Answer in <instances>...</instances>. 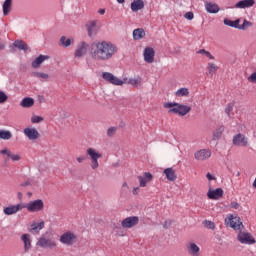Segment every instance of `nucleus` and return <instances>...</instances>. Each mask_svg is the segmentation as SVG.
I'll list each match as a JSON object with an SVG mask.
<instances>
[{"label":"nucleus","instance_id":"nucleus-1","mask_svg":"<svg viewBox=\"0 0 256 256\" xmlns=\"http://www.w3.org/2000/svg\"><path fill=\"white\" fill-rule=\"evenodd\" d=\"M117 51L119 49L111 42H93L90 45L89 55L94 61H109V59H113Z\"/></svg>","mask_w":256,"mask_h":256},{"label":"nucleus","instance_id":"nucleus-2","mask_svg":"<svg viewBox=\"0 0 256 256\" xmlns=\"http://www.w3.org/2000/svg\"><path fill=\"white\" fill-rule=\"evenodd\" d=\"M164 109H170L168 110V113H175L176 115H180V117H185L187 113H191L190 106L179 104L177 102L164 103Z\"/></svg>","mask_w":256,"mask_h":256},{"label":"nucleus","instance_id":"nucleus-3","mask_svg":"<svg viewBox=\"0 0 256 256\" xmlns=\"http://www.w3.org/2000/svg\"><path fill=\"white\" fill-rule=\"evenodd\" d=\"M23 206L29 213H38V211H43L45 203L43 200L37 199L26 204L23 203Z\"/></svg>","mask_w":256,"mask_h":256},{"label":"nucleus","instance_id":"nucleus-4","mask_svg":"<svg viewBox=\"0 0 256 256\" xmlns=\"http://www.w3.org/2000/svg\"><path fill=\"white\" fill-rule=\"evenodd\" d=\"M86 153L91 158V161H92L91 167H92V169H98L99 168L98 159H101V157H103V154L95 151V149H93V148H88Z\"/></svg>","mask_w":256,"mask_h":256},{"label":"nucleus","instance_id":"nucleus-5","mask_svg":"<svg viewBox=\"0 0 256 256\" xmlns=\"http://www.w3.org/2000/svg\"><path fill=\"white\" fill-rule=\"evenodd\" d=\"M60 241L64 245H68V246L74 245L77 242V235H75V233L71 231L65 232L60 236Z\"/></svg>","mask_w":256,"mask_h":256},{"label":"nucleus","instance_id":"nucleus-6","mask_svg":"<svg viewBox=\"0 0 256 256\" xmlns=\"http://www.w3.org/2000/svg\"><path fill=\"white\" fill-rule=\"evenodd\" d=\"M36 245L42 247V249H54V247H57V242L45 237H40Z\"/></svg>","mask_w":256,"mask_h":256},{"label":"nucleus","instance_id":"nucleus-7","mask_svg":"<svg viewBox=\"0 0 256 256\" xmlns=\"http://www.w3.org/2000/svg\"><path fill=\"white\" fill-rule=\"evenodd\" d=\"M102 78L107 81L108 83H111V85H123V80L117 78L115 75L109 72L102 73Z\"/></svg>","mask_w":256,"mask_h":256},{"label":"nucleus","instance_id":"nucleus-8","mask_svg":"<svg viewBox=\"0 0 256 256\" xmlns=\"http://www.w3.org/2000/svg\"><path fill=\"white\" fill-rule=\"evenodd\" d=\"M121 225L124 229H131L132 227L139 225V217L137 216L127 217L121 222Z\"/></svg>","mask_w":256,"mask_h":256},{"label":"nucleus","instance_id":"nucleus-9","mask_svg":"<svg viewBox=\"0 0 256 256\" xmlns=\"http://www.w3.org/2000/svg\"><path fill=\"white\" fill-rule=\"evenodd\" d=\"M89 49H91V46H89L87 42H81L77 46V49L75 51V57L79 58V57H83V55H87V51H89Z\"/></svg>","mask_w":256,"mask_h":256},{"label":"nucleus","instance_id":"nucleus-10","mask_svg":"<svg viewBox=\"0 0 256 256\" xmlns=\"http://www.w3.org/2000/svg\"><path fill=\"white\" fill-rule=\"evenodd\" d=\"M238 240L240 243H245L247 245H253V243H255V238H253L251 234L245 232H240L238 234Z\"/></svg>","mask_w":256,"mask_h":256},{"label":"nucleus","instance_id":"nucleus-11","mask_svg":"<svg viewBox=\"0 0 256 256\" xmlns=\"http://www.w3.org/2000/svg\"><path fill=\"white\" fill-rule=\"evenodd\" d=\"M233 145H237L238 147H247L249 142L245 138V135L239 133L233 137Z\"/></svg>","mask_w":256,"mask_h":256},{"label":"nucleus","instance_id":"nucleus-12","mask_svg":"<svg viewBox=\"0 0 256 256\" xmlns=\"http://www.w3.org/2000/svg\"><path fill=\"white\" fill-rule=\"evenodd\" d=\"M194 157L197 161H207L211 157V152L207 149H201L195 152Z\"/></svg>","mask_w":256,"mask_h":256},{"label":"nucleus","instance_id":"nucleus-13","mask_svg":"<svg viewBox=\"0 0 256 256\" xmlns=\"http://www.w3.org/2000/svg\"><path fill=\"white\" fill-rule=\"evenodd\" d=\"M22 209H25V206L23 203L14 205V206H8L4 208L5 215H15V213H18V211H22Z\"/></svg>","mask_w":256,"mask_h":256},{"label":"nucleus","instance_id":"nucleus-14","mask_svg":"<svg viewBox=\"0 0 256 256\" xmlns=\"http://www.w3.org/2000/svg\"><path fill=\"white\" fill-rule=\"evenodd\" d=\"M144 61L146 63H153L155 61V50L151 47L144 49Z\"/></svg>","mask_w":256,"mask_h":256},{"label":"nucleus","instance_id":"nucleus-15","mask_svg":"<svg viewBox=\"0 0 256 256\" xmlns=\"http://www.w3.org/2000/svg\"><path fill=\"white\" fill-rule=\"evenodd\" d=\"M24 135H26L30 141H36V139H39V131L35 128H25Z\"/></svg>","mask_w":256,"mask_h":256},{"label":"nucleus","instance_id":"nucleus-16","mask_svg":"<svg viewBox=\"0 0 256 256\" xmlns=\"http://www.w3.org/2000/svg\"><path fill=\"white\" fill-rule=\"evenodd\" d=\"M1 155H7V158H5V161H9V159H12V161H21V156L19 154H13L11 150L9 149H3L0 151Z\"/></svg>","mask_w":256,"mask_h":256},{"label":"nucleus","instance_id":"nucleus-17","mask_svg":"<svg viewBox=\"0 0 256 256\" xmlns=\"http://www.w3.org/2000/svg\"><path fill=\"white\" fill-rule=\"evenodd\" d=\"M207 197L213 200L221 199L223 197V189L217 188L215 190H209L207 193Z\"/></svg>","mask_w":256,"mask_h":256},{"label":"nucleus","instance_id":"nucleus-18","mask_svg":"<svg viewBox=\"0 0 256 256\" xmlns=\"http://www.w3.org/2000/svg\"><path fill=\"white\" fill-rule=\"evenodd\" d=\"M138 180L140 182V187H147V183L153 180V174L146 172L143 176H138Z\"/></svg>","mask_w":256,"mask_h":256},{"label":"nucleus","instance_id":"nucleus-19","mask_svg":"<svg viewBox=\"0 0 256 256\" xmlns=\"http://www.w3.org/2000/svg\"><path fill=\"white\" fill-rule=\"evenodd\" d=\"M131 11H133V13H137V11H141V9H145V2L143 0H134L131 3Z\"/></svg>","mask_w":256,"mask_h":256},{"label":"nucleus","instance_id":"nucleus-20","mask_svg":"<svg viewBox=\"0 0 256 256\" xmlns=\"http://www.w3.org/2000/svg\"><path fill=\"white\" fill-rule=\"evenodd\" d=\"M255 5V0H241L235 4L236 9H247Z\"/></svg>","mask_w":256,"mask_h":256},{"label":"nucleus","instance_id":"nucleus-21","mask_svg":"<svg viewBox=\"0 0 256 256\" xmlns=\"http://www.w3.org/2000/svg\"><path fill=\"white\" fill-rule=\"evenodd\" d=\"M86 29L88 31V37H93L97 33V21H90L86 24Z\"/></svg>","mask_w":256,"mask_h":256},{"label":"nucleus","instance_id":"nucleus-22","mask_svg":"<svg viewBox=\"0 0 256 256\" xmlns=\"http://www.w3.org/2000/svg\"><path fill=\"white\" fill-rule=\"evenodd\" d=\"M230 227H232V229H235V231H239L241 227H243V222H241V218L234 217L230 219Z\"/></svg>","mask_w":256,"mask_h":256},{"label":"nucleus","instance_id":"nucleus-23","mask_svg":"<svg viewBox=\"0 0 256 256\" xmlns=\"http://www.w3.org/2000/svg\"><path fill=\"white\" fill-rule=\"evenodd\" d=\"M45 227V221H41L40 223H33L30 226V233L37 234L41 231V229H44Z\"/></svg>","mask_w":256,"mask_h":256},{"label":"nucleus","instance_id":"nucleus-24","mask_svg":"<svg viewBox=\"0 0 256 256\" xmlns=\"http://www.w3.org/2000/svg\"><path fill=\"white\" fill-rule=\"evenodd\" d=\"M21 239L24 243V251L27 253L29 249H31V235L29 234H23L21 236Z\"/></svg>","mask_w":256,"mask_h":256},{"label":"nucleus","instance_id":"nucleus-25","mask_svg":"<svg viewBox=\"0 0 256 256\" xmlns=\"http://www.w3.org/2000/svg\"><path fill=\"white\" fill-rule=\"evenodd\" d=\"M164 175H166L168 181H177V174L173 168H166L164 170Z\"/></svg>","mask_w":256,"mask_h":256},{"label":"nucleus","instance_id":"nucleus-26","mask_svg":"<svg viewBox=\"0 0 256 256\" xmlns=\"http://www.w3.org/2000/svg\"><path fill=\"white\" fill-rule=\"evenodd\" d=\"M49 59V56H45V55H40L39 57H37L33 62H32V67L33 69H39V67H41V64L43 63V61Z\"/></svg>","mask_w":256,"mask_h":256},{"label":"nucleus","instance_id":"nucleus-27","mask_svg":"<svg viewBox=\"0 0 256 256\" xmlns=\"http://www.w3.org/2000/svg\"><path fill=\"white\" fill-rule=\"evenodd\" d=\"M206 70L208 72V75H210V77H213V75H216L217 71H219V66H216L213 62H209L207 64Z\"/></svg>","mask_w":256,"mask_h":256},{"label":"nucleus","instance_id":"nucleus-28","mask_svg":"<svg viewBox=\"0 0 256 256\" xmlns=\"http://www.w3.org/2000/svg\"><path fill=\"white\" fill-rule=\"evenodd\" d=\"M205 9L208 13H219V6L211 2L205 3Z\"/></svg>","mask_w":256,"mask_h":256},{"label":"nucleus","instance_id":"nucleus-29","mask_svg":"<svg viewBox=\"0 0 256 256\" xmlns=\"http://www.w3.org/2000/svg\"><path fill=\"white\" fill-rule=\"evenodd\" d=\"M13 45L14 47H16V49H19L20 51H29V46L23 40H16Z\"/></svg>","mask_w":256,"mask_h":256},{"label":"nucleus","instance_id":"nucleus-30","mask_svg":"<svg viewBox=\"0 0 256 256\" xmlns=\"http://www.w3.org/2000/svg\"><path fill=\"white\" fill-rule=\"evenodd\" d=\"M13 6V0H5L3 3V15L7 16L11 13V7Z\"/></svg>","mask_w":256,"mask_h":256},{"label":"nucleus","instance_id":"nucleus-31","mask_svg":"<svg viewBox=\"0 0 256 256\" xmlns=\"http://www.w3.org/2000/svg\"><path fill=\"white\" fill-rule=\"evenodd\" d=\"M133 37L135 41H139V39H143L145 37V30L143 28H137L133 31Z\"/></svg>","mask_w":256,"mask_h":256},{"label":"nucleus","instance_id":"nucleus-32","mask_svg":"<svg viewBox=\"0 0 256 256\" xmlns=\"http://www.w3.org/2000/svg\"><path fill=\"white\" fill-rule=\"evenodd\" d=\"M20 105L21 107H24L25 109H27L35 105V100L33 98L26 97L21 101Z\"/></svg>","mask_w":256,"mask_h":256},{"label":"nucleus","instance_id":"nucleus-33","mask_svg":"<svg viewBox=\"0 0 256 256\" xmlns=\"http://www.w3.org/2000/svg\"><path fill=\"white\" fill-rule=\"evenodd\" d=\"M60 43L62 47H71V45H73V43H75V40L73 38H68L65 36H62L60 38Z\"/></svg>","mask_w":256,"mask_h":256},{"label":"nucleus","instance_id":"nucleus-34","mask_svg":"<svg viewBox=\"0 0 256 256\" xmlns=\"http://www.w3.org/2000/svg\"><path fill=\"white\" fill-rule=\"evenodd\" d=\"M223 131H225L224 126H219L214 132H213V141L219 140L220 137L223 135Z\"/></svg>","mask_w":256,"mask_h":256},{"label":"nucleus","instance_id":"nucleus-35","mask_svg":"<svg viewBox=\"0 0 256 256\" xmlns=\"http://www.w3.org/2000/svg\"><path fill=\"white\" fill-rule=\"evenodd\" d=\"M13 137V134H11V131L9 130H0V139H4L5 141H9Z\"/></svg>","mask_w":256,"mask_h":256},{"label":"nucleus","instance_id":"nucleus-36","mask_svg":"<svg viewBox=\"0 0 256 256\" xmlns=\"http://www.w3.org/2000/svg\"><path fill=\"white\" fill-rule=\"evenodd\" d=\"M239 23L240 20H229V19H225L224 20V25H228V27H234L235 29H239Z\"/></svg>","mask_w":256,"mask_h":256},{"label":"nucleus","instance_id":"nucleus-37","mask_svg":"<svg viewBox=\"0 0 256 256\" xmlns=\"http://www.w3.org/2000/svg\"><path fill=\"white\" fill-rule=\"evenodd\" d=\"M189 251H190L191 255L199 256L200 249H199V246H197V244L190 243Z\"/></svg>","mask_w":256,"mask_h":256},{"label":"nucleus","instance_id":"nucleus-38","mask_svg":"<svg viewBox=\"0 0 256 256\" xmlns=\"http://www.w3.org/2000/svg\"><path fill=\"white\" fill-rule=\"evenodd\" d=\"M189 96V89L187 88H180L176 92V97H187Z\"/></svg>","mask_w":256,"mask_h":256},{"label":"nucleus","instance_id":"nucleus-39","mask_svg":"<svg viewBox=\"0 0 256 256\" xmlns=\"http://www.w3.org/2000/svg\"><path fill=\"white\" fill-rule=\"evenodd\" d=\"M199 55H205V57H207L208 59H215V56L212 55L209 51H206L205 49H201L197 52Z\"/></svg>","mask_w":256,"mask_h":256},{"label":"nucleus","instance_id":"nucleus-40","mask_svg":"<svg viewBox=\"0 0 256 256\" xmlns=\"http://www.w3.org/2000/svg\"><path fill=\"white\" fill-rule=\"evenodd\" d=\"M32 77H37L38 79H47L49 77V74L43 72H33Z\"/></svg>","mask_w":256,"mask_h":256},{"label":"nucleus","instance_id":"nucleus-41","mask_svg":"<svg viewBox=\"0 0 256 256\" xmlns=\"http://www.w3.org/2000/svg\"><path fill=\"white\" fill-rule=\"evenodd\" d=\"M8 100L9 96H7L5 92L0 90V104L3 105V103H7Z\"/></svg>","mask_w":256,"mask_h":256},{"label":"nucleus","instance_id":"nucleus-42","mask_svg":"<svg viewBox=\"0 0 256 256\" xmlns=\"http://www.w3.org/2000/svg\"><path fill=\"white\" fill-rule=\"evenodd\" d=\"M233 103H228L225 108V113L228 115V117H231V112L233 111Z\"/></svg>","mask_w":256,"mask_h":256},{"label":"nucleus","instance_id":"nucleus-43","mask_svg":"<svg viewBox=\"0 0 256 256\" xmlns=\"http://www.w3.org/2000/svg\"><path fill=\"white\" fill-rule=\"evenodd\" d=\"M251 22L244 20L242 25H239L238 29H242L243 31H245V29H247V27H251Z\"/></svg>","mask_w":256,"mask_h":256},{"label":"nucleus","instance_id":"nucleus-44","mask_svg":"<svg viewBox=\"0 0 256 256\" xmlns=\"http://www.w3.org/2000/svg\"><path fill=\"white\" fill-rule=\"evenodd\" d=\"M117 132V128L115 127H110L107 131V135L108 137H113L115 135V133Z\"/></svg>","mask_w":256,"mask_h":256},{"label":"nucleus","instance_id":"nucleus-45","mask_svg":"<svg viewBox=\"0 0 256 256\" xmlns=\"http://www.w3.org/2000/svg\"><path fill=\"white\" fill-rule=\"evenodd\" d=\"M41 121H43V117H41V116H33L31 118L32 123H41Z\"/></svg>","mask_w":256,"mask_h":256},{"label":"nucleus","instance_id":"nucleus-46","mask_svg":"<svg viewBox=\"0 0 256 256\" xmlns=\"http://www.w3.org/2000/svg\"><path fill=\"white\" fill-rule=\"evenodd\" d=\"M204 223H205V227L207 229H215V223H213L211 221H207V220Z\"/></svg>","mask_w":256,"mask_h":256},{"label":"nucleus","instance_id":"nucleus-47","mask_svg":"<svg viewBox=\"0 0 256 256\" xmlns=\"http://www.w3.org/2000/svg\"><path fill=\"white\" fill-rule=\"evenodd\" d=\"M248 81H249V83H256V72L252 73V74L248 77Z\"/></svg>","mask_w":256,"mask_h":256},{"label":"nucleus","instance_id":"nucleus-48","mask_svg":"<svg viewBox=\"0 0 256 256\" xmlns=\"http://www.w3.org/2000/svg\"><path fill=\"white\" fill-rule=\"evenodd\" d=\"M185 19H188V21H192L193 17H195V15L193 14V12H187L186 14H184Z\"/></svg>","mask_w":256,"mask_h":256},{"label":"nucleus","instance_id":"nucleus-49","mask_svg":"<svg viewBox=\"0 0 256 256\" xmlns=\"http://www.w3.org/2000/svg\"><path fill=\"white\" fill-rule=\"evenodd\" d=\"M130 85H133V87H137L138 83H141L138 79H130L128 82Z\"/></svg>","mask_w":256,"mask_h":256},{"label":"nucleus","instance_id":"nucleus-50","mask_svg":"<svg viewBox=\"0 0 256 256\" xmlns=\"http://www.w3.org/2000/svg\"><path fill=\"white\" fill-rule=\"evenodd\" d=\"M230 207L232 209H239L240 205L237 202H231Z\"/></svg>","mask_w":256,"mask_h":256},{"label":"nucleus","instance_id":"nucleus-51","mask_svg":"<svg viewBox=\"0 0 256 256\" xmlns=\"http://www.w3.org/2000/svg\"><path fill=\"white\" fill-rule=\"evenodd\" d=\"M206 178H207L208 181H215V179H216L215 176L211 175V173H207Z\"/></svg>","mask_w":256,"mask_h":256},{"label":"nucleus","instance_id":"nucleus-52","mask_svg":"<svg viewBox=\"0 0 256 256\" xmlns=\"http://www.w3.org/2000/svg\"><path fill=\"white\" fill-rule=\"evenodd\" d=\"M85 159H87V157L80 156V157L77 158V161H78V163H83V161H85Z\"/></svg>","mask_w":256,"mask_h":256},{"label":"nucleus","instance_id":"nucleus-53","mask_svg":"<svg viewBox=\"0 0 256 256\" xmlns=\"http://www.w3.org/2000/svg\"><path fill=\"white\" fill-rule=\"evenodd\" d=\"M5 49V42L0 38V50Z\"/></svg>","mask_w":256,"mask_h":256},{"label":"nucleus","instance_id":"nucleus-54","mask_svg":"<svg viewBox=\"0 0 256 256\" xmlns=\"http://www.w3.org/2000/svg\"><path fill=\"white\" fill-rule=\"evenodd\" d=\"M138 191H139V187L134 188L132 191L133 195H137Z\"/></svg>","mask_w":256,"mask_h":256},{"label":"nucleus","instance_id":"nucleus-55","mask_svg":"<svg viewBox=\"0 0 256 256\" xmlns=\"http://www.w3.org/2000/svg\"><path fill=\"white\" fill-rule=\"evenodd\" d=\"M98 13H99L100 15H105V9H100V10L98 11Z\"/></svg>","mask_w":256,"mask_h":256},{"label":"nucleus","instance_id":"nucleus-56","mask_svg":"<svg viewBox=\"0 0 256 256\" xmlns=\"http://www.w3.org/2000/svg\"><path fill=\"white\" fill-rule=\"evenodd\" d=\"M164 229H169V225L167 224V221L163 224Z\"/></svg>","mask_w":256,"mask_h":256},{"label":"nucleus","instance_id":"nucleus-57","mask_svg":"<svg viewBox=\"0 0 256 256\" xmlns=\"http://www.w3.org/2000/svg\"><path fill=\"white\" fill-rule=\"evenodd\" d=\"M117 3H120V5H123V3H125V0H117Z\"/></svg>","mask_w":256,"mask_h":256},{"label":"nucleus","instance_id":"nucleus-58","mask_svg":"<svg viewBox=\"0 0 256 256\" xmlns=\"http://www.w3.org/2000/svg\"><path fill=\"white\" fill-rule=\"evenodd\" d=\"M123 187H127V182H124V183H123Z\"/></svg>","mask_w":256,"mask_h":256}]
</instances>
